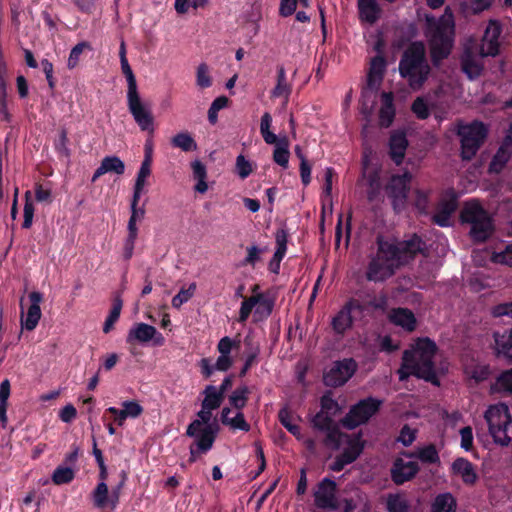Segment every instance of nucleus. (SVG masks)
Listing matches in <instances>:
<instances>
[{"mask_svg":"<svg viewBox=\"0 0 512 512\" xmlns=\"http://www.w3.org/2000/svg\"><path fill=\"white\" fill-rule=\"evenodd\" d=\"M376 244V252L369 256L365 272L366 279L375 283L391 278L398 269L426 249L425 242L417 235L402 241H389L379 236Z\"/></svg>","mask_w":512,"mask_h":512,"instance_id":"f257e3e1","label":"nucleus"},{"mask_svg":"<svg viewBox=\"0 0 512 512\" xmlns=\"http://www.w3.org/2000/svg\"><path fill=\"white\" fill-rule=\"evenodd\" d=\"M436 354L437 346L433 341L428 338L419 339L411 350L404 352L402 366L398 371L399 379L405 380L408 376L415 375L439 385L438 372H443L444 368L436 366Z\"/></svg>","mask_w":512,"mask_h":512,"instance_id":"f03ea898","label":"nucleus"},{"mask_svg":"<svg viewBox=\"0 0 512 512\" xmlns=\"http://www.w3.org/2000/svg\"><path fill=\"white\" fill-rule=\"evenodd\" d=\"M426 25V37L429 41L431 57L434 64H437L449 55L452 48L454 36L453 14L446 9L439 18L427 15Z\"/></svg>","mask_w":512,"mask_h":512,"instance_id":"7ed1b4c3","label":"nucleus"},{"mask_svg":"<svg viewBox=\"0 0 512 512\" xmlns=\"http://www.w3.org/2000/svg\"><path fill=\"white\" fill-rule=\"evenodd\" d=\"M431 68L426 59V50L422 42H413L404 51L399 62V72L410 88L420 89L429 77Z\"/></svg>","mask_w":512,"mask_h":512,"instance_id":"20e7f679","label":"nucleus"},{"mask_svg":"<svg viewBox=\"0 0 512 512\" xmlns=\"http://www.w3.org/2000/svg\"><path fill=\"white\" fill-rule=\"evenodd\" d=\"M462 223L470 225L469 234L476 242H484L493 232V222L489 213L477 200L465 203L461 210Z\"/></svg>","mask_w":512,"mask_h":512,"instance_id":"39448f33","label":"nucleus"},{"mask_svg":"<svg viewBox=\"0 0 512 512\" xmlns=\"http://www.w3.org/2000/svg\"><path fill=\"white\" fill-rule=\"evenodd\" d=\"M484 417L494 442L501 446H508L511 441L509 426L512 423L508 406L505 403L492 405L487 409Z\"/></svg>","mask_w":512,"mask_h":512,"instance_id":"423d86ee","label":"nucleus"},{"mask_svg":"<svg viewBox=\"0 0 512 512\" xmlns=\"http://www.w3.org/2000/svg\"><path fill=\"white\" fill-rule=\"evenodd\" d=\"M458 135L461 139L462 159L471 160L486 137V129L482 123L474 122L470 125L460 126Z\"/></svg>","mask_w":512,"mask_h":512,"instance_id":"0eeeda50","label":"nucleus"},{"mask_svg":"<svg viewBox=\"0 0 512 512\" xmlns=\"http://www.w3.org/2000/svg\"><path fill=\"white\" fill-rule=\"evenodd\" d=\"M381 401L369 397L354 405L342 419V425L348 429L366 423L380 408Z\"/></svg>","mask_w":512,"mask_h":512,"instance_id":"6e6552de","label":"nucleus"},{"mask_svg":"<svg viewBox=\"0 0 512 512\" xmlns=\"http://www.w3.org/2000/svg\"><path fill=\"white\" fill-rule=\"evenodd\" d=\"M411 179L412 175L405 172L402 175L392 176L387 185L386 190L396 212H401L405 208Z\"/></svg>","mask_w":512,"mask_h":512,"instance_id":"1a4fd4ad","label":"nucleus"},{"mask_svg":"<svg viewBox=\"0 0 512 512\" xmlns=\"http://www.w3.org/2000/svg\"><path fill=\"white\" fill-rule=\"evenodd\" d=\"M356 368L357 364L353 359L337 361L324 374V383L331 387L342 386L353 376Z\"/></svg>","mask_w":512,"mask_h":512,"instance_id":"9d476101","label":"nucleus"},{"mask_svg":"<svg viewBox=\"0 0 512 512\" xmlns=\"http://www.w3.org/2000/svg\"><path fill=\"white\" fill-rule=\"evenodd\" d=\"M127 104L135 122L142 131L153 132V115L142 103L139 93L127 94Z\"/></svg>","mask_w":512,"mask_h":512,"instance_id":"9b49d317","label":"nucleus"},{"mask_svg":"<svg viewBox=\"0 0 512 512\" xmlns=\"http://www.w3.org/2000/svg\"><path fill=\"white\" fill-rule=\"evenodd\" d=\"M343 444H346L343 452L335 458L331 469L341 471L346 465L354 462L362 453L364 445L359 435H349Z\"/></svg>","mask_w":512,"mask_h":512,"instance_id":"f8f14e48","label":"nucleus"},{"mask_svg":"<svg viewBox=\"0 0 512 512\" xmlns=\"http://www.w3.org/2000/svg\"><path fill=\"white\" fill-rule=\"evenodd\" d=\"M153 341L155 345L161 346L164 343V337L157 329L146 323H136L129 330L126 342L128 344L134 343H148Z\"/></svg>","mask_w":512,"mask_h":512,"instance_id":"ddd939ff","label":"nucleus"},{"mask_svg":"<svg viewBox=\"0 0 512 512\" xmlns=\"http://www.w3.org/2000/svg\"><path fill=\"white\" fill-rule=\"evenodd\" d=\"M364 305L356 299L349 300L344 307L332 319L333 330L337 334H344L346 330L350 329L353 323L352 313H363Z\"/></svg>","mask_w":512,"mask_h":512,"instance_id":"4468645a","label":"nucleus"},{"mask_svg":"<svg viewBox=\"0 0 512 512\" xmlns=\"http://www.w3.org/2000/svg\"><path fill=\"white\" fill-rule=\"evenodd\" d=\"M483 57L481 50H477L475 47H465L461 56V68L462 71L471 80L478 78L483 71Z\"/></svg>","mask_w":512,"mask_h":512,"instance_id":"2eb2a0df","label":"nucleus"},{"mask_svg":"<svg viewBox=\"0 0 512 512\" xmlns=\"http://www.w3.org/2000/svg\"><path fill=\"white\" fill-rule=\"evenodd\" d=\"M336 484L334 481L325 478L317 486L314 492L315 505L321 509L334 510L338 508L335 496Z\"/></svg>","mask_w":512,"mask_h":512,"instance_id":"dca6fc26","label":"nucleus"},{"mask_svg":"<svg viewBox=\"0 0 512 512\" xmlns=\"http://www.w3.org/2000/svg\"><path fill=\"white\" fill-rule=\"evenodd\" d=\"M501 34V25L499 22L491 20L489 21L481 43V54L482 56H496L499 53V37Z\"/></svg>","mask_w":512,"mask_h":512,"instance_id":"f3484780","label":"nucleus"},{"mask_svg":"<svg viewBox=\"0 0 512 512\" xmlns=\"http://www.w3.org/2000/svg\"><path fill=\"white\" fill-rule=\"evenodd\" d=\"M193 438L195 439L194 444L189 448L190 463L195 462L199 454L206 453L212 448L216 439V429L214 426H208L206 429H202L200 435H196Z\"/></svg>","mask_w":512,"mask_h":512,"instance_id":"a211bd4d","label":"nucleus"},{"mask_svg":"<svg viewBox=\"0 0 512 512\" xmlns=\"http://www.w3.org/2000/svg\"><path fill=\"white\" fill-rule=\"evenodd\" d=\"M31 305L29 306L25 317L21 316V325L28 331H32L38 325L41 318L40 303L43 300V296L40 292L33 291L29 294Z\"/></svg>","mask_w":512,"mask_h":512,"instance_id":"6ab92c4d","label":"nucleus"},{"mask_svg":"<svg viewBox=\"0 0 512 512\" xmlns=\"http://www.w3.org/2000/svg\"><path fill=\"white\" fill-rule=\"evenodd\" d=\"M119 489H114L112 494L109 496L108 486L106 482H99L93 491V503L96 508L104 509L106 507H110L114 509L119 501Z\"/></svg>","mask_w":512,"mask_h":512,"instance_id":"aec40b11","label":"nucleus"},{"mask_svg":"<svg viewBox=\"0 0 512 512\" xmlns=\"http://www.w3.org/2000/svg\"><path fill=\"white\" fill-rule=\"evenodd\" d=\"M212 409H204L201 406V410L197 413V419L193 420L187 427L186 435L189 437H194L196 435H200L202 429H206L208 426H214L216 429V434L218 433L219 426L216 422H211L212 419Z\"/></svg>","mask_w":512,"mask_h":512,"instance_id":"412c9836","label":"nucleus"},{"mask_svg":"<svg viewBox=\"0 0 512 512\" xmlns=\"http://www.w3.org/2000/svg\"><path fill=\"white\" fill-rule=\"evenodd\" d=\"M418 470L419 466L416 462L397 459L392 469V479L396 484H403L412 479Z\"/></svg>","mask_w":512,"mask_h":512,"instance_id":"4be33fe9","label":"nucleus"},{"mask_svg":"<svg viewBox=\"0 0 512 512\" xmlns=\"http://www.w3.org/2000/svg\"><path fill=\"white\" fill-rule=\"evenodd\" d=\"M388 319L394 325L400 326L408 332H412L416 328L415 315L408 308H393L388 314Z\"/></svg>","mask_w":512,"mask_h":512,"instance_id":"5701e85b","label":"nucleus"},{"mask_svg":"<svg viewBox=\"0 0 512 512\" xmlns=\"http://www.w3.org/2000/svg\"><path fill=\"white\" fill-rule=\"evenodd\" d=\"M359 18L369 24L376 23L382 14V9L377 0H357Z\"/></svg>","mask_w":512,"mask_h":512,"instance_id":"b1692460","label":"nucleus"},{"mask_svg":"<svg viewBox=\"0 0 512 512\" xmlns=\"http://www.w3.org/2000/svg\"><path fill=\"white\" fill-rule=\"evenodd\" d=\"M386 69V61L383 56H375L370 63V69L367 76V86L369 90H377L383 80Z\"/></svg>","mask_w":512,"mask_h":512,"instance_id":"393cba45","label":"nucleus"},{"mask_svg":"<svg viewBox=\"0 0 512 512\" xmlns=\"http://www.w3.org/2000/svg\"><path fill=\"white\" fill-rule=\"evenodd\" d=\"M292 93V85L287 79L286 70L283 65L277 66L276 85L271 91V97L283 98L284 105L289 101V97Z\"/></svg>","mask_w":512,"mask_h":512,"instance_id":"a878e982","label":"nucleus"},{"mask_svg":"<svg viewBox=\"0 0 512 512\" xmlns=\"http://www.w3.org/2000/svg\"><path fill=\"white\" fill-rule=\"evenodd\" d=\"M125 171L124 162L117 156H107L101 161L100 166L94 172L91 181L95 182L100 176L106 173L122 175Z\"/></svg>","mask_w":512,"mask_h":512,"instance_id":"bb28decb","label":"nucleus"},{"mask_svg":"<svg viewBox=\"0 0 512 512\" xmlns=\"http://www.w3.org/2000/svg\"><path fill=\"white\" fill-rule=\"evenodd\" d=\"M390 156L399 165L402 163L408 146L406 135L402 131H395L390 136Z\"/></svg>","mask_w":512,"mask_h":512,"instance_id":"cd10ccee","label":"nucleus"},{"mask_svg":"<svg viewBox=\"0 0 512 512\" xmlns=\"http://www.w3.org/2000/svg\"><path fill=\"white\" fill-rule=\"evenodd\" d=\"M495 349L498 357L512 361V328L502 334L494 332Z\"/></svg>","mask_w":512,"mask_h":512,"instance_id":"c85d7f7f","label":"nucleus"},{"mask_svg":"<svg viewBox=\"0 0 512 512\" xmlns=\"http://www.w3.org/2000/svg\"><path fill=\"white\" fill-rule=\"evenodd\" d=\"M457 208V200L454 197L444 199L440 202L436 214L433 216V220L436 224L441 227H447L450 225V217Z\"/></svg>","mask_w":512,"mask_h":512,"instance_id":"c756f323","label":"nucleus"},{"mask_svg":"<svg viewBox=\"0 0 512 512\" xmlns=\"http://www.w3.org/2000/svg\"><path fill=\"white\" fill-rule=\"evenodd\" d=\"M452 469L455 474L461 476L462 480L466 484H474L477 475L474 470L473 464L467 459L458 458L452 464Z\"/></svg>","mask_w":512,"mask_h":512,"instance_id":"7c9ffc66","label":"nucleus"},{"mask_svg":"<svg viewBox=\"0 0 512 512\" xmlns=\"http://www.w3.org/2000/svg\"><path fill=\"white\" fill-rule=\"evenodd\" d=\"M382 106L379 112V122L382 127H389L393 122L395 110L393 107V95L391 93H382Z\"/></svg>","mask_w":512,"mask_h":512,"instance_id":"2f4dec72","label":"nucleus"},{"mask_svg":"<svg viewBox=\"0 0 512 512\" xmlns=\"http://www.w3.org/2000/svg\"><path fill=\"white\" fill-rule=\"evenodd\" d=\"M456 508V499L449 492L438 494L431 504V512H456Z\"/></svg>","mask_w":512,"mask_h":512,"instance_id":"473e14b6","label":"nucleus"},{"mask_svg":"<svg viewBox=\"0 0 512 512\" xmlns=\"http://www.w3.org/2000/svg\"><path fill=\"white\" fill-rule=\"evenodd\" d=\"M191 168L193 172V178L197 180L194 189L196 192L204 194L208 190V185L206 183V166L200 160H194L191 163Z\"/></svg>","mask_w":512,"mask_h":512,"instance_id":"72a5a7b5","label":"nucleus"},{"mask_svg":"<svg viewBox=\"0 0 512 512\" xmlns=\"http://www.w3.org/2000/svg\"><path fill=\"white\" fill-rule=\"evenodd\" d=\"M203 394L205 397L201 406H203L204 409L209 408L215 410L221 406L224 398L221 396V392L217 391V387L208 385L205 387Z\"/></svg>","mask_w":512,"mask_h":512,"instance_id":"f704fd0d","label":"nucleus"},{"mask_svg":"<svg viewBox=\"0 0 512 512\" xmlns=\"http://www.w3.org/2000/svg\"><path fill=\"white\" fill-rule=\"evenodd\" d=\"M511 156V151L508 146L503 145L501 146L496 154L494 155L490 165L489 170L490 172L499 173L502 171L506 163L509 161Z\"/></svg>","mask_w":512,"mask_h":512,"instance_id":"c9c22d12","label":"nucleus"},{"mask_svg":"<svg viewBox=\"0 0 512 512\" xmlns=\"http://www.w3.org/2000/svg\"><path fill=\"white\" fill-rule=\"evenodd\" d=\"M171 144L185 152L195 151L197 144L190 133L180 132L171 139Z\"/></svg>","mask_w":512,"mask_h":512,"instance_id":"e433bc0d","label":"nucleus"},{"mask_svg":"<svg viewBox=\"0 0 512 512\" xmlns=\"http://www.w3.org/2000/svg\"><path fill=\"white\" fill-rule=\"evenodd\" d=\"M288 146H289L288 140L286 137H284L279 140V142L277 143V145L274 149V153H273V160L275 161V163L282 166L283 168L288 167L289 156H290Z\"/></svg>","mask_w":512,"mask_h":512,"instance_id":"4c0bfd02","label":"nucleus"},{"mask_svg":"<svg viewBox=\"0 0 512 512\" xmlns=\"http://www.w3.org/2000/svg\"><path fill=\"white\" fill-rule=\"evenodd\" d=\"M325 432V445L332 449H338L345 442L346 437H349V435L340 432L335 425L326 429Z\"/></svg>","mask_w":512,"mask_h":512,"instance_id":"58836bf2","label":"nucleus"},{"mask_svg":"<svg viewBox=\"0 0 512 512\" xmlns=\"http://www.w3.org/2000/svg\"><path fill=\"white\" fill-rule=\"evenodd\" d=\"M410 456L417 457L423 463L429 464L438 463L440 460L438 452L433 444H429L425 447L419 448L415 453H412Z\"/></svg>","mask_w":512,"mask_h":512,"instance_id":"ea45409f","label":"nucleus"},{"mask_svg":"<svg viewBox=\"0 0 512 512\" xmlns=\"http://www.w3.org/2000/svg\"><path fill=\"white\" fill-rule=\"evenodd\" d=\"M123 306V302L120 296H116L113 301L112 309L108 315V317L105 320L104 326H103V332L109 333L112 329L116 321L119 319L121 309Z\"/></svg>","mask_w":512,"mask_h":512,"instance_id":"a19ab883","label":"nucleus"},{"mask_svg":"<svg viewBox=\"0 0 512 512\" xmlns=\"http://www.w3.org/2000/svg\"><path fill=\"white\" fill-rule=\"evenodd\" d=\"M250 391L247 386H242L233 391L229 397L230 404L240 411L246 406Z\"/></svg>","mask_w":512,"mask_h":512,"instance_id":"79ce46f5","label":"nucleus"},{"mask_svg":"<svg viewBox=\"0 0 512 512\" xmlns=\"http://www.w3.org/2000/svg\"><path fill=\"white\" fill-rule=\"evenodd\" d=\"M74 476L75 473L72 467L59 466L53 472L52 481L56 485L67 484L74 479Z\"/></svg>","mask_w":512,"mask_h":512,"instance_id":"37998d69","label":"nucleus"},{"mask_svg":"<svg viewBox=\"0 0 512 512\" xmlns=\"http://www.w3.org/2000/svg\"><path fill=\"white\" fill-rule=\"evenodd\" d=\"M278 418H279V421L281 422V424L291 433L293 434L294 436H296L297 438H300L301 437V433H300V427L296 424H293L292 421H291V412L290 410L288 409V407H283L279 413H278Z\"/></svg>","mask_w":512,"mask_h":512,"instance_id":"c03bdc74","label":"nucleus"},{"mask_svg":"<svg viewBox=\"0 0 512 512\" xmlns=\"http://www.w3.org/2000/svg\"><path fill=\"white\" fill-rule=\"evenodd\" d=\"M388 512H409L407 499L402 495H389L387 499Z\"/></svg>","mask_w":512,"mask_h":512,"instance_id":"a18cd8bd","label":"nucleus"},{"mask_svg":"<svg viewBox=\"0 0 512 512\" xmlns=\"http://www.w3.org/2000/svg\"><path fill=\"white\" fill-rule=\"evenodd\" d=\"M257 301L255 314L260 315L261 318H267L273 310L274 302L272 299L266 297L262 293L256 294Z\"/></svg>","mask_w":512,"mask_h":512,"instance_id":"49530a36","label":"nucleus"},{"mask_svg":"<svg viewBox=\"0 0 512 512\" xmlns=\"http://www.w3.org/2000/svg\"><path fill=\"white\" fill-rule=\"evenodd\" d=\"M196 291V283H191L187 289L182 288L173 298L171 304L179 309L184 303L188 302Z\"/></svg>","mask_w":512,"mask_h":512,"instance_id":"de8ad7c7","label":"nucleus"},{"mask_svg":"<svg viewBox=\"0 0 512 512\" xmlns=\"http://www.w3.org/2000/svg\"><path fill=\"white\" fill-rule=\"evenodd\" d=\"M68 132L66 128L62 127L59 130V138L54 142L55 150L63 157L70 158L71 150L68 147Z\"/></svg>","mask_w":512,"mask_h":512,"instance_id":"09e8293b","label":"nucleus"},{"mask_svg":"<svg viewBox=\"0 0 512 512\" xmlns=\"http://www.w3.org/2000/svg\"><path fill=\"white\" fill-rule=\"evenodd\" d=\"M209 0H175V10L178 14H185L190 7L195 9L203 8L208 4Z\"/></svg>","mask_w":512,"mask_h":512,"instance_id":"8fccbe9b","label":"nucleus"},{"mask_svg":"<svg viewBox=\"0 0 512 512\" xmlns=\"http://www.w3.org/2000/svg\"><path fill=\"white\" fill-rule=\"evenodd\" d=\"M85 49H91V45L85 41L78 43L72 48L67 61V67L69 69H74L78 65L80 57Z\"/></svg>","mask_w":512,"mask_h":512,"instance_id":"3c124183","label":"nucleus"},{"mask_svg":"<svg viewBox=\"0 0 512 512\" xmlns=\"http://www.w3.org/2000/svg\"><path fill=\"white\" fill-rule=\"evenodd\" d=\"M224 425L232 430H241L244 432L250 430V424L245 420L244 414L241 411H238L234 417H230L228 422Z\"/></svg>","mask_w":512,"mask_h":512,"instance_id":"603ef678","label":"nucleus"},{"mask_svg":"<svg viewBox=\"0 0 512 512\" xmlns=\"http://www.w3.org/2000/svg\"><path fill=\"white\" fill-rule=\"evenodd\" d=\"M24 221L22 227L24 229H29L33 222L34 216V205L31 200V192L27 191L25 193V204H24Z\"/></svg>","mask_w":512,"mask_h":512,"instance_id":"864d4df0","label":"nucleus"},{"mask_svg":"<svg viewBox=\"0 0 512 512\" xmlns=\"http://www.w3.org/2000/svg\"><path fill=\"white\" fill-rule=\"evenodd\" d=\"M121 63V69L123 74L126 77L127 83H128V91L127 94H131L134 92H137V83L135 76L133 74V71L128 63L127 59L120 60Z\"/></svg>","mask_w":512,"mask_h":512,"instance_id":"5fc2aeb1","label":"nucleus"},{"mask_svg":"<svg viewBox=\"0 0 512 512\" xmlns=\"http://www.w3.org/2000/svg\"><path fill=\"white\" fill-rule=\"evenodd\" d=\"M313 427L321 431H325L334 425L331 415L319 411L312 419Z\"/></svg>","mask_w":512,"mask_h":512,"instance_id":"6e6d98bb","label":"nucleus"},{"mask_svg":"<svg viewBox=\"0 0 512 512\" xmlns=\"http://www.w3.org/2000/svg\"><path fill=\"white\" fill-rule=\"evenodd\" d=\"M196 83L200 88H208L212 85V80L209 75V68L207 64L201 63L197 67Z\"/></svg>","mask_w":512,"mask_h":512,"instance_id":"4d7b16f0","label":"nucleus"},{"mask_svg":"<svg viewBox=\"0 0 512 512\" xmlns=\"http://www.w3.org/2000/svg\"><path fill=\"white\" fill-rule=\"evenodd\" d=\"M258 300L259 299H256V294L249 298L244 299V301L241 304L240 311H239V319H238L239 322L243 323L248 319L253 308L256 307Z\"/></svg>","mask_w":512,"mask_h":512,"instance_id":"13d9d810","label":"nucleus"},{"mask_svg":"<svg viewBox=\"0 0 512 512\" xmlns=\"http://www.w3.org/2000/svg\"><path fill=\"white\" fill-rule=\"evenodd\" d=\"M377 90H365L362 93V113L369 117L372 114V108Z\"/></svg>","mask_w":512,"mask_h":512,"instance_id":"bf43d9fd","label":"nucleus"},{"mask_svg":"<svg viewBox=\"0 0 512 512\" xmlns=\"http://www.w3.org/2000/svg\"><path fill=\"white\" fill-rule=\"evenodd\" d=\"M321 411L332 416L339 411V405L329 394H325L321 398Z\"/></svg>","mask_w":512,"mask_h":512,"instance_id":"052dcab7","label":"nucleus"},{"mask_svg":"<svg viewBox=\"0 0 512 512\" xmlns=\"http://www.w3.org/2000/svg\"><path fill=\"white\" fill-rule=\"evenodd\" d=\"M122 406V411L128 418H137L143 412L142 406L136 401H125Z\"/></svg>","mask_w":512,"mask_h":512,"instance_id":"680f3d73","label":"nucleus"},{"mask_svg":"<svg viewBox=\"0 0 512 512\" xmlns=\"http://www.w3.org/2000/svg\"><path fill=\"white\" fill-rule=\"evenodd\" d=\"M236 169L240 178H247L252 172L251 164L243 155L236 158Z\"/></svg>","mask_w":512,"mask_h":512,"instance_id":"e2e57ef3","label":"nucleus"},{"mask_svg":"<svg viewBox=\"0 0 512 512\" xmlns=\"http://www.w3.org/2000/svg\"><path fill=\"white\" fill-rule=\"evenodd\" d=\"M287 238H288V233L285 229L281 228V229H278L276 234H275V240H276V252H278V256H280V254H285L286 253V250H287Z\"/></svg>","mask_w":512,"mask_h":512,"instance_id":"0e129e2a","label":"nucleus"},{"mask_svg":"<svg viewBox=\"0 0 512 512\" xmlns=\"http://www.w3.org/2000/svg\"><path fill=\"white\" fill-rule=\"evenodd\" d=\"M414 193V206L420 213H426L428 208V194L420 189H416Z\"/></svg>","mask_w":512,"mask_h":512,"instance_id":"69168bd1","label":"nucleus"},{"mask_svg":"<svg viewBox=\"0 0 512 512\" xmlns=\"http://www.w3.org/2000/svg\"><path fill=\"white\" fill-rule=\"evenodd\" d=\"M493 260L496 263L505 264L512 267V242L506 246L503 252L495 254Z\"/></svg>","mask_w":512,"mask_h":512,"instance_id":"338daca9","label":"nucleus"},{"mask_svg":"<svg viewBox=\"0 0 512 512\" xmlns=\"http://www.w3.org/2000/svg\"><path fill=\"white\" fill-rule=\"evenodd\" d=\"M497 386L504 391L512 393V369L503 372L498 377Z\"/></svg>","mask_w":512,"mask_h":512,"instance_id":"774afa93","label":"nucleus"}]
</instances>
